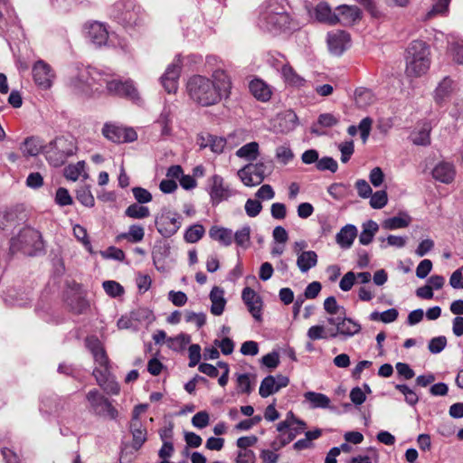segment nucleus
<instances>
[{"label":"nucleus","mask_w":463,"mask_h":463,"mask_svg":"<svg viewBox=\"0 0 463 463\" xmlns=\"http://www.w3.org/2000/svg\"><path fill=\"white\" fill-rule=\"evenodd\" d=\"M232 82L230 75L222 69L215 70L212 78L194 75L186 83L189 99L201 107H211L230 98Z\"/></svg>","instance_id":"nucleus-1"},{"label":"nucleus","mask_w":463,"mask_h":463,"mask_svg":"<svg viewBox=\"0 0 463 463\" xmlns=\"http://www.w3.org/2000/svg\"><path fill=\"white\" fill-rule=\"evenodd\" d=\"M287 0H268L260 13L258 26L274 35L293 29V18Z\"/></svg>","instance_id":"nucleus-2"},{"label":"nucleus","mask_w":463,"mask_h":463,"mask_svg":"<svg viewBox=\"0 0 463 463\" xmlns=\"http://www.w3.org/2000/svg\"><path fill=\"white\" fill-rule=\"evenodd\" d=\"M430 48L422 41H413L407 49L405 73L411 78H420L430 69Z\"/></svg>","instance_id":"nucleus-3"},{"label":"nucleus","mask_w":463,"mask_h":463,"mask_svg":"<svg viewBox=\"0 0 463 463\" xmlns=\"http://www.w3.org/2000/svg\"><path fill=\"white\" fill-rule=\"evenodd\" d=\"M106 86L108 94L120 98L128 99L134 102L141 100L137 89L132 80H122L110 69L102 70L100 78V92L103 91V86Z\"/></svg>","instance_id":"nucleus-4"},{"label":"nucleus","mask_w":463,"mask_h":463,"mask_svg":"<svg viewBox=\"0 0 463 463\" xmlns=\"http://www.w3.org/2000/svg\"><path fill=\"white\" fill-rule=\"evenodd\" d=\"M43 248L42 234L37 230L26 226L10 241L12 253L23 252L24 255L34 256Z\"/></svg>","instance_id":"nucleus-5"},{"label":"nucleus","mask_w":463,"mask_h":463,"mask_svg":"<svg viewBox=\"0 0 463 463\" xmlns=\"http://www.w3.org/2000/svg\"><path fill=\"white\" fill-rule=\"evenodd\" d=\"M109 15L125 28H133L142 21L141 8L134 0H118L111 7Z\"/></svg>","instance_id":"nucleus-6"},{"label":"nucleus","mask_w":463,"mask_h":463,"mask_svg":"<svg viewBox=\"0 0 463 463\" xmlns=\"http://www.w3.org/2000/svg\"><path fill=\"white\" fill-rule=\"evenodd\" d=\"M101 76L102 70L90 67L81 68L71 79V86L75 91L85 95L100 92Z\"/></svg>","instance_id":"nucleus-7"},{"label":"nucleus","mask_w":463,"mask_h":463,"mask_svg":"<svg viewBox=\"0 0 463 463\" xmlns=\"http://www.w3.org/2000/svg\"><path fill=\"white\" fill-rule=\"evenodd\" d=\"M76 149L72 140L64 137H58L45 146L44 153L49 164L54 167H59L75 154Z\"/></svg>","instance_id":"nucleus-8"},{"label":"nucleus","mask_w":463,"mask_h":463,"mask_svg":"<svg viewBox=\"0 0 463 463\" xmlns=\"http://www.w3.org/2000/svg\"><path fill=\"white\" fill-rule=\"evenodd\" d=\"M86 401L88 402V411L90 413L108 418L109 420H116L118 416V410L112 405L111 402L100 393L97 389L90 390L86 394Z\"/></svg>","instance_id":"nucleus-9"},{"label":"nucleus","mask_w":463,"mask_h":463,"mask_svg":"<svg viewBox=\"0 0 463 463\" xmlns=\"http://www.w3.org/2000/svg\"><path fill=\"white\" fill-rule=\"evenodd\" d=\"M272 170L271 162H258L248 164L238 171V176L246 186L260 184L265 176Z\"/></svg>","instance_id":"nucleus-10"},{"label":"nucleus","mask_w":463,"mask_h":463,"mask_svg":"<svg viewBox=\"0 0 463 463\" xmlns=\"http://www.w3.org/2000/svg\"><path fill=\"white\" fill-rule=\"evenodd\" d=\"M307 428V424L302 420L295 417L292 411L287 413L286 419L277 425V430L280 432L279 439L280 447H284L290 443L297 435L302 433ZM278 449V448H275Z\"/></svg>","instance_id":"nucleus-11"},{"label":"nucleus","mask_w":463,"mask_h":463,"mask_svg":"<svg viewBox=\"0 0 463 463\" xmlns=\"http://www.w3.org/2000/svg\"><path fill=\"white\" fill-rule=\"evenodd\" d=\"M155 224L157 232L165 238L175 235L181 227V216L170 210H163L156 217Z\"/></svg>","instance_id":"nucleus-12"},{"label":"nucleus","mask_w":463,"mask_h":463,"mask_svg":"<svg viewBox=\"0 0 463 463\" xmlns=\"http://www.w3.org/2000/svg\"><path fill=\"white\" fill-rule=\"evenodd\" d=\"M103 136L117 144L133 142L137 138V132L132 128H127L116 123H106L102 128Z\"/></svg>","instance_id":"nucleus-13"},{"label":"nucleus","mask_w":463,"mask_h":463,"mask_svg":"<svg viewBox=\"0 0 463 463\" xmlns=\"http://www.w3.org/2000/svg\"><path fill=\"white\" fill-rule=\"evenodd\" d=\"M207 192L213 205H217L232 195L230 186L225 184L224 179L219 175H213L208 179Z\"/></svg>","instance_id":"nucleus-14"},{"label":"nucleus","mask_w":463,"mask_h":463,"mask_svg":"<svg viewBox=\"0 0 463 463\" xmlns=\"http://www.w3.org/2000/svg\"><path fill=\"white\" fill-rule=\"evenodd\" d=\"M327 322L336 326V331L330 335L333 338L337 335H342L345 338L352 337L362 329L359 322L346 317H331L327 318Z\"/></svg>","instance_id":"nucleus-15"},{"label":"nucleus","mask_w":463,"mask_h":463,"mask_svg":"<svg viewBox=\"0 0 463 463\" xmlns=\"http://www.w3.org/2000/svg\"><path fill=\"white\" fill-rule=\"evenodd\" d=\"M182 61L180 57H176L174 61L169 64L161 76L160 81L165 90L171 94L175 93L178 89V80L181 74Z\"/></svg>","instance_id":"nucleus-16"},{"label":"nucleus","mask_w":463,"mask_h":463,"mask_svg":"<svg viewBox=\"0 0 463 463\" xmlns=\"http://www.w3.org/2000/svg\"><path fill=\"white\" fill-rule=\"evenodd\" d=\"M33 77L34 82L43 90L51 88L54 72L51 66L43 60L37 61L33 66Z\"/></svg>","instance_id":"nucleus-17"},{"label":"nucleus","mask_w":463,"mask_h":463,"mask_svg":"<svg viewBox=\"0 0 463 463\" xmlns=\"http://www.w3.org/2000/svg\"><path fill=\"white\" fill-rule=\"evenodd\" d=\"M350 34L345 31L337 30L328 33L327 45L334 55H341L350 46Z\"/></svg>","instance_id":"nucleus-18"},{"label":"nucleus","mask_w":463,"mask_h":463,"mask_svg":"<svg viewBox=\"0 0 463 463\" xmlns=\"http://www.w3.org/2000/svg\"><path fill=\"white\" fill-rule=\"evenodd\" d=\"M241 298L253 318L261 321L262 300L260 296L252 288L246 287L242 290Z\"/></svg>","instance_id":"nucleus-19"},{"label":"nucleus","mask_w":463,"mask_h":463,"mask_svg":"<svg viewBox=\"0 0 463 463\" xmlns=\"http://www.w3.org/2000/svg\"><path fill=\"white\" fill-rule=\"evenodd\" d=\"M87 30V37L95 46L101 47L108 43L109 31L104 24L93 22Z\"/></svg>","instance_id":"nucleus-20"},{"label":"nucleus","mask_w":463,"mask_h":463,"mask_svg":"<svg viewBox=\"0 0 463 463\" xmlns=\"http://www.w3.org/2000/svg\"><path fill=\"white\" fill-rule=\"evenodd\" d=\"M337 24L351 26L361 19V10L355 5H339L336 8Z\"/></svg>","instance_id":"nucleus-21"},{"label":"nucleus","mask_w":463,"mask_h":463,"mask_svg":"<svg viewBox=\"0 0 463 463\" xmlns=\"http://www.w3.org/2000/svg\"><path fill=\"white\" fill-rule=\"evenodd\" d=\"M250 91L258 100L266 102L270 99L272 90L269 85L260 79H254L250 82Z\"/></svg>","instance_id":"nucleus-22"},{"label":"nucleus","mask_w":463,"mask_h":463,"mask_svg":"<svg viewBox=\"0 0 463 463\" xmlns=\"http://www.w3.org/2000/svg\"><path fill=\"white\" fill-rule=\"evenodd\" d=\"M455 169L453 165L446 162L439 163L432 170V176L435 180L449 184L455 177Z\"/></svg>","instance_id":"nucleus-23"},{"label":"nucleus","mask_w":463,"mask_h":463,"mask_svg":"<svg viewBox=\"0 0 463 463\" xmlns=\"http://www.w3.org/2000/svg\"><path fill=\"white\" fill-rule=\"evenodd\" d=\"M130 432L133 437L132 448L137 451L146 440V430L136 416L130 421Z\"/></svg>","instance_id":"nucleus-24"},{"label":"nucleus","mask_w":463,"mask_h":463,"mask_svg":"<svg viewBox=\"0 0 463 463\" xmlns=\"http://www.w3.org/2000/svg\"><path fill=\"white\" fill-rule=\"evenodd\" d=\"M210 300L212 302L211 313L214 316H221L225 308L226 299L224 290L220 287H213L210 292Z\"/></svg>","instance_id":"nucleus-25"},{"label":"nucleus","mask_w":463,"mask_h":463,"mask_svg":"<svg viewBox=\"0 0 463 463\" xmlns=\"http://www.w3.org/2000/svg\"><path fill=\"white\" fill-rule=\"evenodd\" d=\"M298 118L293 110H286L278 116L277 128L281 133H288L297 128Z\"/></svg>","instance_id":"nucleus-26"},{"label":"nucleus","mask_w":463,"mask_h":463,"mask_svg":"<svg viewBox=\"0 0 463 463\" xmlns=\"http://www.w3.org/2000/svg\"><path fill=\"white\" fill-rule=\"evenodd\" d=\"M357 235V229L353 224L345 225L335 236L337 244L343 249H349Z\"/></svg>","instance_id":"nucleus-27"},{"label":"nucleus","mask_w":463,"mask_h":463,"mask_svg":"<svg viewBox=\"0 0 463 463\" xmlns=\"http://www.w3.org/2000/svg\"><path fill=\"white\" fill-rule=\"evenodd\" d=\"M339 123V118L331 113H323L318 116L317 121L311 126V133L317 136L325 135L326 132L320 130L321 128H332Z\"/></svg>","instance_id":"nucleus-28"},{"label":"nucleus","mask_w":463,"mask_h":463,"mask_svg":"<svg viewBox=\"0 0 463 463\" xmlns=\"http://www.w3.org/2000/svg\"><path fill=\"white\" fill-rule=\"evenodd\" d=\"M209 236L213 241L220 242L222 245L228 247L232 245L233 241V233L231 229L221 227V226H212L209 230Z\"/></svg>","instance_id":"nucleus-29"},{"label":"nucleus","mask_w":463,"mask_h":463,"mask_svg":"<svg viewBox=\"0 0 463 463\" xmlns=\"http://www.w3.org/2000/svg\"><path fill=\"white\" fill-rule=\"evenodd\" d=\"M315 16L317 21L330 25L337 24L336 13L332 12L331 7L325 2L319 3L315 8Z\"/></svg>","instance_id":"nucleus-30"},{"label":"nucleus","mask_w":463,"mask_h":463,"mask_svg":"<svg viewBox=\"0 0 463 463\" xmlns=\"http://www.w3.org/2000/svg\"><path fill=\"white\" fill-rule=\"evenodd\" d=\"M453 91V80L449 77H444L434 90V100L442 104Z\"/></svg>","instance_id":"nucleus-31"},{"label":"nucleus","mask_w":463,"mask_h":463,"mask_svg":"<svg viewBox=\"0 0 463 463\" xmlns=\"http://www.w3.org/2000/svg\"><path fill=\"white\" fill-rule=\"evenodd\" d=\"M317 264V254L314 250L302 251L297 259V266L301 272L306 273Z\"/></svg>","instance_id":"nucleus-32"},{"label":"nucleus","mask_w":463,"mask_h":463,"mask_svg":"<svg viewBox=\"0 0 463 463\" xmlns=\"http://www.w3.org/2000/svg\"><path fill=\"white\" fill-rule=\"evenodd\" d=\"M281 74L285 82L292 87L301 88L305 86L307 82V80L298 75L289 64L282 66Z\"/></svg>","instance_id":"nucleus-33"},{"label":"nucleus","mask_w":463,"mask_h":463,"mask_svg":"<svg viewBox=\"0 0 463 463\" xmlns=\"http://www.w3.org/2000/svg\"><path fill=\"white\" fill-rule=\"evenodd\" d=\"M145 237V230L139 224H132L127 232H122L117 236V241L127 240L131 243H137L143 241Z\"/></svg>","instance_id":"nucleus-34"},{"label":"nucleus","mask_w":463,"mask_h":463,"mask_svg":"<svg viewBox=\"0 0 463 463\" xmlns=\"http://www.w3.org/2000/svg\"><path fill=\"white\" fill-rule=\"evenodd\" d=\"M305 401L309 402L311 409H326L329 407L330 399L324 393L307 392L304 393Z\"/></svg>","instance_id":"nucleus-35"},{"label":"nucleus","mask_w":463,"mask_h":463,"mask_svg":"<svg viewBox=\"0 0 463 463\" xmlns=\"http://www.w3.org/2000/svg\"><path fill=\"white\" fill-rule=\"evenodd\" d=\"M362 228L363 230L359 235V242L362 245H368L373 241L375 233L378 232L379 226L374 221L369 220L363 223Z\"/></svg>","instance_id":"nucleus-36"},{"label":"nucleus","mask_w":463,"mask_h":463,"mask_svg":"<svg viewBox=\"0 0 463 463\" xmlns=\"http://www.w3.org/2000/svg\"><path fill=\"white\" fill-rule=\"evenodd\" d=\"M24 156H35L42 149V144L37 137H30L24 139L20 147Z\"/></svg>","instance_id":"nucleus-37"},{"label":"nucleus","mask_w":463,"mask_h":463,"mask_svg":"<svg viewBox=\"0 0 463 463\" xmlns=\"http://www.w3.org/2000/svg\"><path fill=\"white\" fill-rule=\"evenodd\" d=\"M259 144L255 141L247 143L236 151V156L248 161H253L259 156Z\"/></svg>","instance_id":"nucleus-38"},{"label":"nucleus","mask_w":463,"mask_h":463,"mask_svg":"<svg viewBox=\"0 0 463 463\" xmlns=\"http://www.w3.org/2000/svg\"><path fill=\"white\" fill-rule=\"evenodd\" d=\"M431 127L425 122L420 129L412 134V143L417 146H429L430 144Z\"/></svg>","instance_id":"nucleus-39"},{"label":"nucleus","mask_w":463,"mask_h":463,"mask_svg":"<svg viewBox=\"0 0 463 463\" xmlns=\"http://www.w3.org/2000/svg\"><path fill=\"white\" fill-rule=\"evenodd\" d=\"M354 100L359 108H366L374 102V95L368 89L359 88L354 92Z\"/></svg>","instance_id":"nucleus-40"},{"label":"nucleus","mask_w":463,"mask_h":463,"mask_svg":"<svg viewBox=\"0 0 463 463\" xmlns=\"http://www.w3.org/2000/svg\"><path fill=\"white\" fill-rule=\"evenodd\" d=\"M125 215L131 219H145L150 215V211L147 206L132 203L125 210Z\"/></svg>","instance_id":"nucleus-41"},{"label":"nucleus","mask_w":463,"mask_h":463,"mask_svg":"<svg viewBox=\"0 0 463 463\" xmlns=\"http://www.w3.org/2000/svg\"><path fill=\"white\" fill-rule=\"evenodd\" d=\"M204 233V227L200 223H195L186 229L184 238L186 242L195 243L203 238Z\"/></svg>","instance_id":"nucleus-42"},{"label":"nucleus","mask_w":463,"mask_h":463,"mask_svg":"<svg viewBox=\"0 0 463 463\" xmlns=\"http://www.w3.org/2000/svg\"><path fill=\"white\" fill-rule=\"evenodd\" d=\"M279 392L276 386V378L272 375L266 376L260 383L259 393L262 398H267L269 395Z\"/></svg>","instance_id":"nucleus-43"},{"label":"nucleus","mask_w":463,"mask_h":463,"mask_svg":"<svg viewBox=\"0 0 463 463\" xmlns=\"http://www.w3.org/2000/svg\"><path fill=\"white\" fill-rule=\"evenodd\" d=\"M17 211L9 209L0 213V229L7 230L14 227L17 222Z\"/></svg>","instance_id":"nucleus-44"},{"label":"nucleus","mask_w":463,"mask_h":463,"mask_svg":"<svg viewBox=\"0 0 463 463\" xmlns=\"http://www.w3.org/2000/svg\"><path fill=\"white\" fill-rule=\"evenodd\" d=\"M191 342V336L186 334H180L175 337L167 339V345L174 351H183Z\"/></svg>","instance_id":"nucleus-45"},{"label":"nucleus","mask_w":463,"mask_h":463,"mask_svg":"<svg viewBox=\"0 0 463 463\" xmlns=\"http://www.w3.org/2000/svg\"><path fill=\"white\" fill-rule=\"evenodd\" d=\"M448 52L452 57L453 61L458 64L463 65V41H453L449 43Z\"/></svg>","instance_id":"nucleus-46"},{"label":"nucleus","mask_w":463,"mask_h":463,"mask_svg":"<svg viewBox=\"0 0 463 463\" xmlns=\"http://www.w3.org/2000/svg\"><path fill=\"white\" fill-rule=\"evenodd\" d=\"M250 239V228L248 225L243 226L241 230H238L233 234V240H234L235 243L243 249H247L249 247Z\"/></svg>","instance_id":"nucleus-47"},{"label":"nucleus","mask_w":463,"mask_h":463,"mask_svg":"<svg viewBox=\"0 0 463 463\" xmlns=\"http://www.w3.org/2000/svg\"><path fill=\"white\" fill-rule=\"evenodd\" d=\"M9 15L5 8L0 5V34H2L9 24H16L17 17L14 11L9 7Z\"/></svg>","instance_id":"nucleus-48"},{"label":"nucleus","mask_w":463,"mask_h":463,"mask_svg":"<svg viewBox=\"0 0 463 463\" xmlns=\"http://www.w3.org/2000/svg\"><path fill=\"white\" fill-rule=\"evenodd\" d=\"M77 200L86 207H93L95 199L89 186H82L76 191Z\"/></svg>","instance_id":"nucleus-49"},{"label":"nucleus","mask_w":463,"mask_h":463,"mask_svg":"<svg viewBox=\"0 0 463 463\" xmlns=\"http://www.w3.org/2000/svg\"><path fill=\"white\" fill-rule=\"evenodd\" d=\"M85 168V162L84 161H79L75 165H69L64 168V176L66 179L71 181H77L81 175V173L84 171Z\"/></svg>","instance_id":"nucleus-50"},{"label":"nucleus","mask_w":463,"mask_h":463,"mask_svg":"<svg viewBox=\"0 0 463 463\" xmlns=\"http://www.w3.org/2000/svg\"><path fill=\"white\" fill-rule=\"evenodd\" d=\"M324 308L330 315H345V309L344 307H341L337 304V301L335 297L331 296L325 299L324 301Z\"/></svg>","instance_id":"nucleus-51"},{"label":"nucleus","mask_w":463,"mask_h":463,"mask_svg":"<svg viewBox=\"0 0 463 463\" xmlns=\"http://www.w3.org/2000/svg\"><path fill=\"white\" fill-rule=\"evenodd\" d=\"M409 225V220L400 217V216H394L386 219L383 223V227L386 230H396L401 228H405Z\"/></svg>","instance_id":"nucleus-52"},{"label":"nucleus","mask_w":463,"mask_h":463,"mask_svg":"<svg viewBox=\"0 0 463 463\" xmlns=\"http://www.w3.org/2000/svg\"><path fill=\"white\" fill-rule=\"evenodd\" d=\"M316 167L319 171L328 170L332 173H335L338 169V164L333 157L324 156L317 161Z\"/></svg>","instance_id":"nucleus-53"},{"label":"nucleus","mask_w":463,"mask_h":463,"mask_svg":"<svg viewBox=\"0 0 463 463\" xmlns=\"http://www.w3.org/2000/svg\"><path fill=\"white\" fill-rule=\"evenodd\" d=\"M206 138L210 141L208 147L215 153L221 154L226 146V140L221 137H216L211 134H206Z\"/></svg>","instance_id":"nucleus-54"},{"label":"nucleus","mask_w":463,"mask_h":463,"mask_svg":"<svg viewBox=\"0 0 463 463\" xmlns=\"http://www.w3.org/2000/svg\"><path fill=\"white\" fill-rule=\"evenodd\" d=\"M73 234L76 237V239L80 241L90 252H92L91 243L89 240L87 231L83 226L80 224H75L73 226Z\"/></svg>","instance_id":"nucleus-55"},{"label":"nucleus","mask_w":463,"mask_h":463,"mask_svg":"<svg viewBox=\"0 0 463 463\" xmlns=\"http://www.w3.org/2000/svg\"><path fill=\"white\" fill-rule=\"evenodd\" d=\"M132 194L135 200L137 201V203L139 204L150 203L153 199L151 193L148 190L140 186L133 187Z\"/></svg>","instance_id":"nucleus-56"},{"label":"nucleus","mask_w":463,"mask_h":463,"mask_svg":"<svg viewBox=\"0 0 463 463\" xmlns=\"http://www.w3.org/2000/svg\"><path fill=\"white\" fill-rule=\"evenodd\" d=\"M370 205L373 209H382L387 204L388 197L385 191H377L373 194H371Z\"/></svg>","instance_id":"nucleus-57"},{"label":"nucleus","mask_w":463,"mask_h":463,"mask_svg":"<svg viewBox=\"0 0 463 463\" xmlns=\"http://www.w3.org/2000/svg\"><path fill=\"white\" fill-rule=\"evenodd\" d=\"M102 286H103L105 292L109 297L117 298V297L121 296L124 293L123 287L119 283H118L114 280H106L103 282Z\"/></svg>","instance_id":"nucleus-58"},{"label":"nucleus","mask_w":463,"mask_h":463,"mask_svg":"<svg viewBox=\"0 0 463 463\" xmlns=\"http://www.w3.org/2000/svg\"><path fill=\"white\" fill-rule=\"evenodd\" d=\"M54 201L59 206H68L73 203L72 197L69 194L68 189L64 187H59L56 190Z\"/></svg>","instance_id":"nucleus-59"},{"label":"nucleus","mask_w":463,"mask_h":463,"mask_svg":"<svg viewBox=\"0 0 463 463\" xmlns=\"http://www.w3.org/2000/svg\"><path fill=\"white\" fill-rule=\"evenodd\" d=\"M447 345V338L444 335L433 337L430 340L428 349L431 354H439Z\"/></svg>","instance_id":"nucleus-60"},{"label":"nucleus","mask_w":463,"mask_h":463,"mask_svg":"<svg viewBox=\"0 0 463 463\" xmlns=\"http://www.w3.org/2000/svg\"><path fill=\"white\" fill-rule=\"evenodd\" d=\"M338 149L341 152L342 163H347L354 152V145L353 140L345 141L338 145Z\"/></svg>","instance_id":"nucleus-61"},{"label":"nucleus","mask_w":463,"mask_h":463,"mask_svg":"<svg viewBox=\"0 0 463 463\" xmlns=\"http://www.w3.org/2000/svg\"><path fill=\"white\" fill-rule=\"evenodd\" d=\"M50 2L58 12L66 14L76 6L78 0H50Z\"/></svg>","instance_id":"nucleus-62"},{"label":"nucleus","mask_w":463,"mask_h":463,"mask_svg":"<svg viewBox=\"0 0 463 463\" xmlns=\"http://www.w3.org/2000/svg\"><path fill=\"white\" fill-rule=\"evenodd\" d=\"M184 319L187 323H194L197 328H201L206 323V316L204 313L185 311Z\"/></svg>","instance_id":"nucleus-63"},{"label":"nucleus","mask_w":463,"mask_h":463,"mask_svg":"<svg viewBox=\"0 0 463 463\" xmlns=\"http://www.w3.org/2000/svg\"><path fill=\"white\" fill-rule=\"evenodd\" d=\"M256 455L251 449H240L237 452L235 463H255Z\"/></svg>","instance_id":"nucleus-64"}]
</instances>
